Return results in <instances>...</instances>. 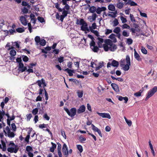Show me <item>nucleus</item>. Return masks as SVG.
Listing matches in <instances>:
<instances>
[{"label": "nucleus", "instance_id": "obj_1", "mask_svg": "<svg viewBox=\"0 0 157 157\" xmlns=\"http://www.w3.org/2000/svg\"><path fill=\"white\" fill-rule=\"evenodd\" d=\"M157 91V87L155 86L152 89L148 92L147 97L145 99V101L147 100L148 98L152 96Z\"/></svg>", "mask_w": 157, "mask_h": 157}, {"label": "nucleus", "instance_id": "obj_2", "mask_svg": "<svg viewBox=\"0 0 157 157\" xmlns=\"http://www.w3.org/2000/svg\"><path fill=\"white\" fill-rule=\"evenodd\" d=\"M105 43L109 46V50L113 52L116 49L117 46L115 44H113L110 40H108L105 42Z\"/></svg>", "mask_w": 157, "mask_h": 157}, {"label": "nucleus", "instance_id": "obj_3", "mask_svg": "<svg viewBox=\"0 0 157 157\" xmlns=\"http://www.w3.org/2000/svg\"><path fill=\"white\" fill-rule=\"evenodd\" d=\"M18 148L17 145H16L15 146V147L14 148L13 147H8L7 148V151L10 153L14 152V153H16L17 152L18 150Z\"/></svg>", "mask_w": 157, "mask_h": 157}, {"label": "nucleus", "instance_id": "obj_4", "mask_svg": "<svg viewBox=\"0 0 157 157\" xmlns=\"http://www.w3.org/2000/svg\"><path fill=\"white\" fill-rule=\"evenodd\" d=\"M62 150L63 154L66 156L65 157H67L68 155L69 152L68 148L65 144H63Z\"/></svg>", "mask_w": 157, "mask_h": 157}, {"label": "nucleus", "instance_id": "obj_5", "mask_svg": "<svg viewBox=\"0 0 157 157\" xmlns=\"http://www.w3.org/2000/svg\"><path fill=\"white\" fill-rule=\"evenodd\" d=\"M92 130L95 132H97L99 136L101 137H102V135L101 132V131L99 129L96 127L93 124H91Z\"/></svg>", "mask_w": 157, "mask_h": 157}, {"label": "nucleus", "instance_id": "obj_6", "mask_svg": "<svg viewBox=\"0 0 157 157\" xmlns=\"http://www.w3.org/2000/svg\"><path fill=\"white\" fill-rule=\"evenodd\" d=\"M99 116L103 118H107L109 119L111 118V116L109 113H100L98 112L97 113Z\"/></svg>", "mask_w": 157, "mask_h": 157}, {"label": "nucleus", "instance_id": "obj_7", "mask_svg": "<svg viewBox=\"0 0 157 157\" xmlns=\"http://www.w3.org/2000/svg\"><path fill=\"white\" fill-rule=\"evenodd\" d=\"M18 68L19 71H21V72L25 71L27 68L26 67H24V64L22 62L19 63Z\"/></svg>", "mask_w": 157, "mask_h": 157}, {"label": "nucleus", "instance_id": "obj_8", "mask_svg": "<svg viewBox=\"0 0 157 157\" xmlns=\"http://www.w3.org/2000/svg\"><path fill=\"white\" fill-rule=\"evenodd\" d=\"M86 110V107L84 105L80 106L79 109L77 110V113L78 114L83 113Z\"/></svg>", "mask_w": 157, "mask_h": 157}, {"label": "nucleus", "instance_id": "obj_9", "mask_svg": "<svg viewBox=\"0 0 157 157\" xmlns=\"http://www.w3.org/2000/svg\"><path fill=\"white\" fill-rule=\"evenodd\" d=\"M76 109L75 108H72L70 109V114L69 115L70 117H72L76 115Z\"/></svg>", "mask_w": 157, "mask_h": 157}, {"label": "nucleus", "instance_id": "obj_10", "mask_svg": "<svg viewBox=\"0 0 157 157\" xmlns=\"http://www.w3.org/2000/svg\"><path fill=\"white\" fill-rule=\"evenodd\" d=\"M20 20L21 23L23 25L26 26L27 24V23L26 18L23 16L20 17Z\"/></svg>", "mask_w": 157, "mask_h": 157}, {"label": "nucleus", "instance_id": "obj_11", "mask_svg": "<svg viewBox=\"0 0 157 157\" xmlns=\"http://www.w3.org/2000/svg\"><path fill=\"white\" fill-rule=\"evenodd\" d=\"M106 10V8L105 7H98L96 9V12L98 14H100L102 11H105Z\"/></svg>", "mask_w": 157, "mask_h": 157}, {"label": "nucleus", "instance_id": "obj_12", "mask_svg": "<svg viewBox=\"0 0 157 157\" xmlns=\"http://www.w3.org/2000/svg\"><path fill=\"white\" fill-rule=\"evenodd\" d=\"M111 85L113 89L115 92H119V87L117 84L115 83H112L111 84Z\"/></svg>", "mask_w": 157, "mask_h": 157}, {"label": "nucleus", "instance_id": "obj_13", "mask_svg": "<svg viewBox=\"0 0 157 157\" xmlns=\"http://www.w3.org/2000/svg\"><path fill=\"white\" fill-rule=\"evenodd\" d=\"M134 57L138 61H141L142 60L141 58L140 57V56L136 52V49H134Z\"/></svg>", "mask_w": 157, "mask_h": 157}, {"label": "nucleus", "instance_id": "obj_14", "mask_svg": "<svg viewBox=\"0 0 157 157\" xmlns=\"http://www.w3.org/2000/svg\"><path fill=\"white\" fill-rule=\"evenodd\" d=\"M81 29L83 31H90L89 29H88L87 25L86 23L83 25H82L81 27Z\"/></svg>", "mask_w": 157, "mask_h": 157}, {"label": "nucleus", "instance_id": "obj_15", "mask_svg": "<svg viewBox=\"0 0 157 157\" xmlns=\"http://www.w3.org/2000/svg\"><path fill=\"white\" fill-rule=\"evenodd\" d=\"M131 64H126V65H124V64L121 63V67H123L124 66L123 68V69L124 71H127L129 69V66H130Z\"/></svg>", "mask_w": 157, "mask_h": 157}, {"label": "nucleus", "instance_id": "obj_16", "mask_svg": "<svg viewBox=\"0 0 157 157\" xmlns=\"http://www.w3.org/2000/svg\"><path fill=\"white\" fill-rule=\"evenodd\" d=\"M97 39L98 40V41L97 43L98 47L101 48L102 46L101 44L104 42V40L103 39L99 37L97 38Z\"/></svg>", "mask_w": 157, "mask_h": 157}, {"label": "nucleus", "instance_id": "obj_17", "mask_svg": "<svg viewBox=\"0 0 157 157\" xmlns=\"http://www.w3.org/2000/svg\"><path fill=\"white\" fill-rule=\"evenodd\" d=\"M64 71L67 72L68 73L69 76H72L73 75V73H75L74 70H70L68 68L65 69Z\"/></svg>", "mask_w": 157, "mask_h": 157}, {"label": "nucleus", "instance_id": "obj_18", "mask_svg": "<svg viewBox=\"0 0 157 157\" xmlns=\"http://www.w3.org/2000/svg\"><path fill=\"white\" fill-rule=\"evenodd\" d=\"M51 143L52 144V146L50 147V151L53 152L54 151L55 149L56 148V145L52 142Z\"/></svg>", "mask_w": 157, "mask_h": 157}, {"label": "nucleus", "instance_id": "obj_19", "mask_svg": "<svg viewBox=\"0 0 157 157\" xmlns=\"http://www.w3.org/2000/svg\"><path fill=\"white\" fill-rule=\"evenodd\" d=\"M1 142L2 144L1 145H2V150L3 151H6V143L3 140H1Z\"/></svg>", "mask_w": 157, "mask_h": 157}, {"label": "nucleus", "instance_id": "obj_20", "mask_svg": "<svg viewBox=\"0 0 157 157\" xmlns=\"http://www.w3.org/2000/svg\"><path fill=\"white\" fill-rule=\"evenodd\" d=\"M111 63L112 66L113 67H118L119 65L118 62L114 60H113Z\"/></svg>", "mask_w": 157, "mask_h": 157}, {"label": "nucleus", "instance_id": "obj_21", "mask_svg": "<svg viewBox=\"0 0 157 157\" xmlns=\"http://www.w3.org/2000/svg\"><path fill=\"white\" fill-rule=\"evenodd\" d=\"M41 39L39 36H36L35 37L34 40L36 45H38L39 44L40 42Z\"/></svg>", "mask_w": 157, "mask_h": 157}, {"label": "nucleus", "instance_id": "obj_22", "mask_svg": "<svg viewBox=\"0 0 157 157\" xmlns=\"http://www.w3.org/2000/svg\"><path fill=\"white\" fill-rule=\"evenodd\" d=\"M108 9L111 11H114L115 10V8L113 4H110L108 6Z\"/></svg>", "mask_w": 157, "mask_h": 157}, {"label": "nucleus", "instance_id": "obj_23", "mask_svg": "<svg viewBox=\"0 0 157 157\" xmlns=\"http://www.w3.org/2000/svg\"><path fill=\"white\" fill-rule=\"evenodd\" d=\"M119 2L117 4L116 6L119 9H122L124 6V3L123 2H120V0H118Z\"/></svg>", "mask_w": 157, "mask_h": 157}, {"label": "nucleus", "instance_id": "obj_24", "mask_svg": "<svg viewBox=\"0 0 157 157\" xmlns=\"http://www.w3.org/2000/svg\"><path fill=\"white\" fill-rule=\"evenodd\" d=\"M44 80L42 78L40 80H38L37 81L36 83L38 84V85L40 87H42L41 84H43V83H44Z\"/></svg>", "mask_w": 157, "mask_h": 157}, {"label": "nucleus", "instance_id": "obj_25", "mask_svg": "<svg viewBox=\"0 0 157 157\" xmlns=\"http://www.w3.org/2000/svg\"><path fill=\"white\" fill-rule=\"evenodd\" d=\"M111 78L113 80H117L120 82H123L124 80L122 78L119 77L116 78L113 76H111Z\"/></svg>", "mask_w": 157, "mask_h": 157}, {"label": "nucleus", "instance_id": "obj_26", "mask_svg": "<svg viewBox=\"0 0 157 157\" xmlns=\"http://www.w3.org/2000/svg\"><path fill=\"white\" fill-rule=\"evenodd\" d=\"M40 42L39 44L42 46H44L46 44V41L45 40L43 39H41Z\"/></svg>", "mask_w": 157, "mask_h": 157}, {"label": "nucleus", "instance_id": "obj_27", "mask_svg": "<svg viewBox=\"0 0 157 157\" xmlns=\"http://www.w3.org/2000/svg\"><path fill=\"white\" fill-rule=\"evenodd\" d=\"M77 94L78 97L79 98H82L83 96V92L82 91L78 90L77 91Z\"/></svg>", "mask_w": 157, "mask_h": 157}, {"label": "nucleus", "instance_id": "obj_28", "mask_svg": "<svg viewBox=\"0 0 157 157\" xmlns=\"http://www.w3.org/2000/svg\"><path fill=\"white\" fill-rule=\"evenodd\" d=\"M121 31V29L119 27L115 28L113 30V32L116 34H118L120 33Z\"/></svg>", "mask_w": 157, "mask_h": 157}, {"label": "nucleus", "instance_id": "obj_29", "mask_svg": "<svg viewBox=\"0 0 157 157\" xmlns=\"http://www.w3.org/2000/svg\"><path fill=\"white\" fill-rule=\"evenodd\" d=\"M109 13H113V14L111 15L110 14H108V15L109 16H110L112 17L115 18L116 16V14L117 13V11H115L114 12H109Z\"/></svg>", "mask_w": 157, "mask_h": 157}, {"label": "nucleus", "instance_id": "obj_30", "mask_svg": "<svg viewBox=\"0 0 157 157\" xmlns=\"http://www.w3.org/2000/svg\"><path fill=\"white\" fill-rule=\"evenodd\" d=\"M96 10V8L94 6H92L89 9V11L91 13H94Z\"/></svg>", "mask_w": 157, "mask_h": 157}, {"label": "nucleus", "instance_id": "obj_31", "mask_svg": "<svg viewBox=\"0 0 157 157\" xmlns=\"http://www.w3.org/2000/svg\"><path fill=\"white\" fill-rule=\"evenodd\" d=\"M92 33H94L97 36H100L99 33L97 30H94L93 29H91L90 31Z\"/></svg>", "mask_w": 157, "mask_h": 157}, {"label": "nucleus", "instance_id": "obj_32", "mask_svg": "<svg viewBox=\"0 0 157 157\" xmlns=\"http://www.w3.org/2000/svg\"><path fill=\"white\" fill-rule=\"evenodd\" d=\"M25 31V29L21 28H18L16 29V32L19 33L24 32Z\"/></svg>", "mask_w": 157, "mask_h": 157}, {"label": "nucleus", "instance_id": "obj_33", "mask_svg": "<svg viewBox=\"0 0 157 157\" xmlns=\"http://www.w3.org/2000/svg\"><path fill=\"white\" fill-rule=\"evenodd\" d=\"M16 52L15 50L12 49L10 52V54L11 56H14L16 55Z\"/></svg>", "mask_w": 157, "mask_h": 157}, {"label": "nucleus", "instance_id": "obj_34", "mask_svg": "<svg viewBox=\"0 0 157 157\" xmlns=\"http://www.w3.org/2000/svg\"><path fill=\"white\" fill-rule=\"evenodd\" d=\"M130 20L132 22L135 23L136 22V21L133 14H130Z\"/></svg>", "mask_w": 157, "mask_h": 157}, {"label": "nucleus", "instance_id": "obj_35", "mask_svg": "<svg viewBox=\"0 0 157 157\" xmlns=\"http://www.w3.org/2000/svg\"><path fill=\"white\" fill-rule=\"evenodd\" d=\"M109 45L106 44H104L103 45V47L104 48V50L106 51H108L109 50V46H108Z\"/></svg>", "mask_w": 157, "mask_h": 157}, {"label": "nucleus", "instance_id": "obj_36", "mask_svg": "<svg viewBox=\"0 0 157 157\" xmlns=\"http://www.w3.org/2000/svg\"><path fill=\"white\" fill-rule=\"evenodd\" d=\"M129 33L124 30L122 32V35L125 37H128L129 36Z\"/></svg>", "mask_w": 157, "mask_h": 157}, {"label": "nucleus", "instance_id": "obj_37", "mask_svg": "<svg viewBox=\"0 0 157 157\" xmlns=\"http://www.w3.org/2000/svg\"><path fill=\"white\" fill-rule=\"evenodd\" d=\"M126 61L127 63V64H131L130 63V59L129 56L128 55H127L126 57Z\"/></svg>", "mask_w": 157, "mask_h": 157}, {"label": "nucleus", "instance_id": "obj_38", "mask_svg": "<svg viewBox=\"0 0 157 157\" xmlns=\"http://www.w3.org/2000/svg\"><path fill=\"white\" fill-rule=\"evenodd\" d=\"M6 31L7 32V34L9 33V32L11 34H13L14 33H16V31L14 30V29H11L9 30V31L6 30Z\"/></svg>", "mask_w": 157, "mask_h": 157}, {"label": "nucleus", "instance_id": "obj_39", "mask_svg": "<svg viewBox=\"0 0 157 157\" xmlns=\"http://www.w3.org/2000/svg\"><path fill=\"white\" fill-rule=\"evenodd\" d=\"M113 26H116L119 24V22L117 18H115L113 21Z\"/></svg>", "mask_w": 157, "mask_h": 157}, {"label": "nucleus", "instance_id": "obj_40", "mask_svg": "<svg viewBox=\"0 0 157 157\" xmlns=\"http://www.w3.org/2000/svg\"><path fill=\"white\" fill-rule=\"evenodd\" d=\"M23 60L25 62H27L29 60V58L27 56L25 55H22L21 56Z\"/></svg>", "mask_w": 157, "mask_h": 157}, {"label": "nucleus", "instance_id": "obj_41", "mask_svg": "<svg viewBox=\"0 0 157 157\" xmlns=\"http://www.w3.org/2000/svg\"><path fill=\"white\" fill-rule=\"evenodd\" d=\"M91 48L92 49L93 52H97L99 50V48L98 47L96 46L93 47Z\"/></svg>", "mask_w": 157, "mask_h": 157}, {"label": "nucleus", "instance_id": "obj_42", "mask_svg": "<svg viewBox=\"0 0 157 157\" xmlns=\"http://www.w3.org/2000/svg\"><path fill=\"white\" fill-rule=\"evenodd\" d=\"M77 148L79 151L80 153H82L83 151V148L82 146L80 145H77Z\"/></svg>", "mask_w": 157, "mask_h": 157}, {"label": "nucleus", "instance_id": "obj_43", "mask_svg": "<svg viewBox=\"0 0 157 157\" xmlns=\"http://www.w3.org/2000/svg\"><path fill=\"white\" fill-rule=\"evenodd\" d=\"M37 19L41 23L45 22L44 19L43 17H37Z\"/></svg>", "mask_w": 157, "mask_h": 157}, {"label": "nucleus", "instance_id": "obj_44", "mask_svg": "<svg viewBox=\"0 0 157 157\" xmlns=\"http://www.w3.org/2000/svg\"><path fill=\"white\" fill-rule=\"evenodd\" d=\"M15 135L14 133L13 132H10L8 133V136L9 137L13 138L14 137Z\"/></svg>", "mask_w": 157, "mask_h": 157}, {"label": "nucleus", "instance_id": "obj_45", "mask_svg": "<svg viewBox=\"0 0 157 157\" xmlns=\"http://www.w3.org/2000/svg\"><path fill=\"white\" fill-rule=\"evenodd\" d=\"M123 29H129L130 28V26L126 24H124L122 26Z\"/></svg>", "mask_w": 157, "mask_h": 157}, {"label": "nucleus", "instance_id": "obj_46", "mask_svg": "<svg viewBox=\"0 0 157 157\" xmlns=\"http://www.w3.org/2000/svg\"><path fill=\"white\" fill-rule=\"evenodd\" d=\"M97 25L95 23H94L92 24L91 27H89L90 30L91 29H95L96 28Z\"/></svg>", "mask_w": 157, "mask_h": 157}, {"label": "nucleus", "instance_id": "obj_47", "mask_svg": "<svg viewBox=\"0 0 157 157\" xmlns=\"http://www.w3.org/2000/svg\"><path fill=\"white\" fill-rule=\"evenodd\" d=\"M38 109L37 108H35L33 109L32 111V113L34 115H35L38 113Z\"/></svg>", "mask_w": 157, "mask_h": 157}, {"label": "nucleus", "instance_id": "obj_48", "mask_svg": "<svg viewBox=\"0 0 157 157\" xmlns=\"http://www.w3.org/2000/svg\"><path fill=\"white\" fill-rule=\"evenodd\" d=\"M133 42L131 38H128L127 40V43L128 44V45L131 44Z\"/></svg>", "mask_w": 157, "mask_h": 157}, {"label": "nucleus", "instance_id": "obj_49", "mask_svg": "<svg viewBox=\"0 0 157 157\" xmlns=\"http://www.w3.org/2000/svg\"><path fill=\"white\" fill-rule=\"evenodd\" d=\"M130 30L132 33H135L136 32V31L137 32H139L140 29H136L135 28H131Z\"/></svg>", "mask_w": 157, "mask_h": 157}, {"label": "nucleus", "instance_id": "obj_50", "mask_svg": "<svg viewBox=\"0 0 157 157\" xmlns=\"http://www.w3.org/2000/svg\"><path fill=\"white\" fill-rule=\"evenodd\" d=\"M141 51L142 53L144 54H146L147 53V50L145 49V48L144 47H142V48L141 49Z\"/></svg>", "mask_w": 157, "mask_h": 157}, {"label": "nucleus", "instance_id": "obj_51", "mask_svg": "<svg viewBox=\"0 0 157 157\" xmlns=\"http://www.w3.org/2000/svg\"><path fill=\"white\" fill-rule=\"evenodd\" d=\"M22 11L23 13H28V10L26 7H24L23 9H22Z\"/></svg>", "mask_w": 157, "mask_h": 157}, {"label": "nucleus", "instance_id": "obj_52", "mask_svg": "<svg viewBox=\"0 0 157 157\" xmlns=\"http://www.w3.org/2000/svg\"><path fill=\"white\" fill-rule=\"evenodd\" d=\"M79 140L81 143H83V141H86V138L82 136H80L79 137Z\"/></svg>", "mask_w": 157, "mask_h": 157}, {"label": "nucleus", "instance_id": "obj_53", "mask_svg": "<svg viewBox=\"0 0 157 157\" xmlns=\"http://www.w3.org/2000/svg\"><path fill=\"white\" fill-rule=\"evenodd\" d=\"M58 61L60 63H61L64 61V57L63 56H60L58 58Z\"/></svg>", "mask_w": 157, "mask_h": 157}, {"label": "nucleus", "instance_id": "obj_54", "mask_svg": "<svg viewBox=\"0 0 157 157\" xmlns=\"http://www.w3.org/2000/svg\"><path fill=\"white\" fill-rule=\"evenodd\" d=\"M68 10H63V11L62 13V15L64 16L65 17H67V14L68 13Z\"/></svg>", "mask_w": 157, "mask_h": 157}, {"label": "nucleus", "instance_id": "obj_55", "mask_svg": "<svg viewBox=\"0 0 157 157\" xmlns=\"http://www.w3.org/2000/svg\"><path fill=\"white\" fill-rule=\"evenodd\" d=\"M120 19L122 23H125L127 21L126 19L124 18L123 16H121L120 17Z\"/></svg>", "mask_w": 157, "mask_h": 157}, {"label": "nucleus", "instance_id": "obj_56", "mask_svg": "<svg viewBox=\"0 0 157 157\" xmlns=\"http://www.w3.org/2000/svg\"><path fill=\"white\" fill-rule=\"evenodd\" d=\"M139 11L140 12V15L142 17H147V14L146 13L142 12L140 10H139Z\"/></svg>", "mask_w": 157, "mask_h": 157}, {"label": "nucleus", "instance_id": "obj_57", "mask_svg": "<svg viewBox=\"0 0 157 157\" xmlns=\"http://www.w3.org/2000/svg\"><path fill=\"white\" fill-rule=\"evenodd\" d=\"M90 46L91 48L95 46V43L94 40H91L90 43Z\"/></svg>", "mask_w": 157, "mask_h": 157}, {"label": "nucleus", "instance_id": "obj_58", "mask_svg": "<svg viewBox=\"0 0 157 157\" xmlns=\"http://www.w3.org/2000/svg\"><path fill=\"white\" fill-rule=\"evenodd\" d=\"M11 127H12V130L14 131H16L17 128H16V127L15 125V124L14 123H13L11 124Z\"/></svg>", "mask_w": 157, "mask_h": 157}, {"label": "nucleus", "instance_id": "obj_59", "mask_svg": "<svg viewBox=\"0 0 157 157\" xmlns=\"http://www.w3.org/2000/svg\"><path fill=\"white\" fill-rule=\"evenodd\" d=\"M43 117L47 121L49 120L50 119V117L48 115L47 113H45Z\"/></svg>", "mask_w": 157, "mask_h": 157}, {"label": "nucleus", "instance_id": "obj_60", "mask_svg": "<svg viewBox=\"0 0 157 157\" xmlns=\"http://www.w3.org/2000/svg\"><path fill=\"white\" fill-rule=\"evenodd\" d=\"M26 117L27 121H29L32 117V115L31 113H29L26 115Z\"/></svg>", "mask_w": 157, "mask_h": 157}, {"label": "nucleus", "instance_id": "obj_61", "mask_svg": "<svg viewBox=\"0 0 157 157\" xmlns=\"http://www.w3.org/2000/svg\"><path fill=\"white\" fill-rule=\"evenodd\" d=\"M61 135L63 136V137L65 139H66V136L65 135V131L63 130H61Z\"/></svg>", "mask_w": 157, "mask_h": 157}, {"label": "nucleus", "instance_id": "obj_62", "mask_svg": "<svg viewBox=\"0 0 157 157\" xmlns=\"http://www.w3.org/2000/svg\"><path fill=\"white\" fill-rule=\"evenodd\" d=\"M97 14L95 13H94L92 14V19L93 21H94L95 20L97 17Z\"/></svg>", "mask_w": 157, "mask_h": 157}, {"label": "nucleus", "instance_id": "obj_63", "mask_svg": "<svg viewBox=\"0 0 157 157\" xmlns=\"http://www.w3.org/2000/svg\"><path fill=\"white\" fill-rule=\"evenodd\" d=\"M32 150V147L29 146H27L26 147V150L28 152H30V151Z\"/></svg>", "mask_w": 157, "mask_h": 157}, {"label": "nucleus", "instance_id": "obj_64", "mask_svg": "<svg viewBox=\"0 0 157 157\" xmlns=\"http://www.w3.org/2000/svg\"><path fill=\"white\" fill-rule=\"evenodd\" d=\"M86 23V22L82 19H81L79 21V25H83Z\"/></svg>", "mask_w": 157, "mask_h": 157}]
</instances>
